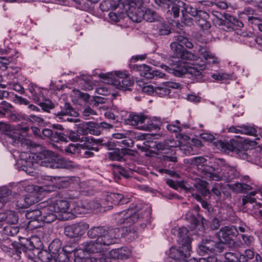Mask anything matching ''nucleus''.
<instances>
[{
  "mask_svg": "<svg viewBox=\"0 0 262 262\" xmlns=\"http://www.w3.org/2000/svg\"><path fill=\"white\" fill-rule=\"evenodd\" d=\"M184 46L188 48L193 47L192 43L187 38L177 36L174 41L171 43L170 47L176 57H173L169 63L170 67L162 65L163 69L172 73L177 76H182L187 73L201 80L203 77L202 71L213 66H217L221 59L214 53L206 48L200 47L198 54L184 50Z\"/></svg>",
  "mask_w": 262,
  "mask_h": 262,
  "instance_id": "f257e3e1",
  "label": "nucleus"
},
{
  "mask_svg": "<svg viewBox=\"0 0 262 262\" xmlns=\"http://www.w3.org/2000/svg\"><path fill=\"white\" fill-rule=\"evenodd\" d=\"M184 46L188 48L193 47L192 43L187 38L177 36L174 41L171 43L170 47L176 57H173L169 63L170 67L162 65L163 69L172 73L177 76H182L187 73L201 80L203 77L202 71L213 66H217L221 59L214 53L206 48L200 47L198 54L184 50Z\"/></svg>",
  "mask_w": 262,
  "mask_h": 262,
  "instance_id": "f03ea898",
  "label": "nucleus"
},
{
  "mask_svg": "<svg viewBox=\"0 0 262 262\" xmlns=\"http://www.w3.org/2000/svg\"><path fill=\"white\" fill-rule=\"evenodd\" d=\"M151 209L146 206L144 211L142 210L128 209L118 212L115 215V219L120 225L124 226L121 228H114L106 230L103 227H93L88 232V235L91 238H97L93 241H90L82 244L87 252H98L107 250V247L116 243V239L122 236L133 234V238L137 236L135 233L132 232L130 229L128 232L127 227L137 222L143 218L148 219L150 215Z\"/></svg>",
  "mask_w": 262,
  "mask_h": 262,
  "instance_id": "7ed1b4c3",
  "label": "nucleus"
},
{
  "mask_svg": "<svg viewBox=\"0 0 262 262\" xmlns=\"http://www.w3.org/2000/svg\"><path fill=\"white\" fill-rule=\"evenodd\" d=\"M12 155L16 161L17 168L29 174L33 172V169L37 167V165L51 168L70 169L77 167L74 162L61 158L49 150H44L36 155L14 150Z\"/></svg>",
  "mask_w": 262,
  "mask_h": 262,
  "instance_id": "20e7f679",
  "label": "nucleus"
},
{
  "mask_svg": "<svg viewBox=\"0 0 262 262\" xmlns=\"http://www.w3.org/2000/svg\"><path fill=\"white\" fill-rule=\"evenodd\" d=\"M171 233L177 236V242L181 247H172L169 249V256L171 258L169 262H197L194 258L187 259L191 252V242L188 229L184 227H174L172 229Z\"/></svg>",
  "mask_w": 262,
  "mask_h": 262,
  "instance_id": "39448f33",
  "label": "nucleus"
},
{
  "mask_svg": "<svg viewBox=\"0 0 262 262\" xmlns=\"http://www.w3.org/2000/svg\"><path fill=\"white\" fill-rule=\"evenodd\" d=\"M155 1L157 5L163 7L167 6V8H169L170 6H171L170 13H172L174 18L179 16L180 8H184L185 12L194 18H191L188 15L183 14L182 21L187 26L193 24V20L195 17H198L199 13L201 11L200 10H198L196 8L192 5L186 6V4L181 0H155ZM182 12L183 13V10H182Z\"/></svg>",
  "mask_w": 262,
  "mask_h": 262,
  "instance_id": "423d86ee",
  "label": "nucleus"
},
{
  "mask_svg": "<svg viewBox=\"0 0 262 262\" xmlns=\"http://www.w3.org/2000/svg\"><path fill=\"white\" fill-rule=\"evenodd\" d=\"M148 0H134L128 1L125 5H122L125 11L128 12V17L133 21L139 23L143 19L147 21H154L156 14L149 9L142 6L143 2Z\"/></svg>",
  "mask_w": 262,
  "mask_h": 262,
  "instance_id": "0eeeda50",
  "label": "nucleus"
},
{
  "mask_svg": "<svg viewBox=\"0 0 262 262\" xmlns=\"http://www.w3.org/2000/svg\"><path fill=\"white\" fill-rule=\"evenodd\" d=\"M177 138L179 141L169 140L164 142H161L156 144V147L158 151L163 154L172 153L173 151L180 152L186 156L191 154L192 148L191 146L186 145L185 142H187L190 140V138L185 135L179 134Z\"/></svg>",
  "mask_w": 262,
  "mask_h": 262,
  "instance_id": "6e6552de",
  "label": "nucleus"
},
{
  "mask_svg": "<svg viewBox=\"0 0 262 262\" xmlns=\"http://www.w3.org/2000/svg\"><path fill=\"white\" fill-rule=\"evenodd\" d=\"M128 199L124 198L120 193H111L105 198L96 199L86 204L88 210H96V211H105L113 207V205H120L127 203Z\"/></svg>",
  "mask_w": 262,
  "mask_h": 262,
  "instance_id": "1a4fd4ad",
  "label": "nucleus"
},
{
  "mask_svg": "<svg viewBox=\"0 0 262 262\" xmlns=\"http://www.w3.org/2000/svg\"><path fill=\"white\" fill-rule=\"evenodd\" d=\"M98 77L103 82L113 85L117 89L123 91L127 90L133 84L128 74L121 71L101 73L98 74Z\"/></svg>",
  "mask_w": 262,
  "mask_h": 262,
  "instance_id": "9d476101",
  "label": "nucleus"
},
{
  "mask_svg": "<svg viewBox=\"0 0 262 262\" xmlns=\"http://www.w3.org/2000/svg\"><path fill=\"white\" fill-rule=\"evenodd\" d=\"M0 130L4 133V138L6 142L14 146L23 145L25 142V136L29 130L27 126H18L17 129H11V126L5 123L0 122Z\"/></svg>",
  "mask_w": 262,
  "mask_h": 262,
  "instance_id": "9b49d317",
  "label": "nucleus"
},
{
  "mask_svg": "<svg viewBox=\"0 0 262 262\" xmlns=\"http://www.w3.org/2000/svg\"><path fill=\"white\" fill-rule=\"evenodd\" d=\"M214 166L216 167V170L212 176V180L228 182L238 176L235 168L227 164L222 159H214Z\"/></svg>",
  "mask_w": 262,
  "mask_h": 262,
  "instance_id": "f8f14e48",
  "label": "nucleus"
},
{
  "mask_svg": "<svg viewBox=\"0 0 262 262\" xmlns=\"http://www.w3.org/2000/svg\"><path fill=\"white\" fill-rule=\"evenodd\" d=\"M49 203L56 212L66 213L70 211L72 213L78 214L83 213L86 208V204L80 205L73 202L70 203L69 201L60 199L54 198L49 201Z\"/></svg>",
  "mask_w": 262,
  "mask_h": 262,
  "instance_id": "ddd939ff",
  "label": "nucleus"
},
{
  "mask_svg": "<svg viewBox=\"0 0 262 262\" xmlns=\"http://www.w3.org/2000/svg\"><path fill=\"white\" fill-rule=\"evenodd\" d=\"M229 186L235 192H247L248 194L243 198L244 205L248 203L252 204L256 200L262 201V189L258 188H254L252 186L245 183H235L231 184Z\"/></svg>",
  "mask_w": 262,
  "mask_h": 262,
  "instance_id": "4468645a",
  "label": "nucleus"
},
{
  "mask_svg": "<svg viewBox=\"0 0 262 262\" xmlns=\"http://www.w3.org/2000/svg\"><path fill=\"white\" fill-rule=\"evenodd\" d=\"M238 143L233 140H230V142L217 141L213 143V145L217 149L225 152H228L233 151L236 152L237 156L243 160H247L250 162H254L252 159L249 156L247 152L245 150H240L237 148Z\"/></svg>",
  "mask_w": 262,
  "mask_h": 262,
  "instance_id": "2eb2a0df",
  "label": "nucleus"
},
{
  "mask_svg": "<svg viewBox=\"0 0 262 262\" xmlns=\"http://www.w3.org/2000/svg\"><path fill=\"white\" fill-rule=\"evenodd\" d=\"M189 162L192 166H194L197 169L206 177L212 180V176H213L216 167L214 166V161L211 166L207 163V160L203 157H195L189 160Z\"/></svg>",
  "mask_w": 262,
  "mask_h": 262,
  "instance_id": "dca6fc26",
  "label": "nucleus"
},
{
  "mask_svg": "<svg viewBox=\"0 0 262 262\" xmlns=\"http://www.w3.org/2000/svg\"><path fill=\"white\" fill-rule=\"evenodd\" d=\"M224 248V244L220 241H214L210 239H203L198 247V252L201 254L209 252H221Z\"/></svg>",
  "mask_w": 262,
  "mask_h": 262,
  "instance_id": "f3484780",
  "label": "nucleus"
},
{
  "mask_svg": "<svg viewBox=\"0 0 262 262\" xmlns=\"http://www.w3.org/2000/svg\"><path fill=\"white\" fill-rule=\"evenodd\" d=\"M19 185L24 188L25 191H30L31 192V193L29 194L24 198V203H21V202H18L17 205V207L18 208H26L37 202L36 193H32V190H36L33 185L29 184L28 182L27 181L21 182Z\"/></svg>",
  "mask_w": 262,
  "mask_h": 262,
  "instance_id": "a211bd4d",
  "label": "nucleus"
},
{
  "mask_svg": "<svg viewBox=\"0 0 262 262\" xmlns=\"http://www.w3.org/2000/svg\"><path fill=\"white\" fill-rule=\"evenodd\" d=\"M89 225L84 222H80L65 228V234L71 238L78 237L83 235L87 231Z\"/></svg>",
  "mask_w": 262,
  "mask_h": 262,
  "instance_id": "6ab92c4d",
  "label": "nucleus"
},
{
  "mask_svg": "<svg viewBox=\"0 0 262 262\" xmlns=\"http://www.w3.org/2000/svg\"><path fill=\"white\" fill-rule=\"evenodd\" d=\"M45 203L39 205L41 208V221L47 223H50L54 222L57 218L56 211H54L49 201L47 205H43Z\"/></svg>",
  "mask_w": 262,
  "mask_h": 262,
  "instance_id": "aec40b11",
  "label": "nucleus"
},
{
  "mask_svg": "<svg viewBox=\"0 0 262 262\" xmlns=\"http://www.w3.org/2000/svg\"><path fill=\"white\" fill-rule=\"evenodd\" d=\"M238 230L234 226H225L221 229L218 232V240L220 242H223L224 245L225 243L228 242L231 238L237 236Z\"/></svg>",
  "mask_w": 262,
  "mask_h": 262,
  "instance_id": "412c9836",
  "label": "nucleus"
},
{
  "mask_svg": "<svg viewBox=\"0 0 262 262\" xmlns=\"http://www.w3.org/2000/svg\"><path fill=\"white\" fill-rule=\"evenodd\" d=\"M108 256L113 259H124L132 256V251L127 247H122L120 249H115L107 252Z\"/></svg>",
  "mask_w": 262,
  "mask_h": 262,
  "instance_id": "4be33fe9",
  "label": "nucleus"
},
{
  "mask_svg": "<svg viewBox=\"0 0 262 262\" xmlns=\"http://www.w3.org/2000/svg\"><path fill=\"white\" fill-rule=\"evenodd\" d=\"M77 132L81 134H90L98 136L101 134L99 125L98 124H80L78 126Z\"/></svg>",
  "mask_w": 262,
  "mask_h": 262,
  "instance_id": "5701e85b",
  "label": "nucleus"
},
{
  "mask_svg": "<svg viewBox=\"0 0 262 262\" xmlns=\"http://www.w3.org/2000/svg\"><path fill=\"white\" fill-rule=\"evenodd\" d=\"M126 123L136 126L137 128L142 129L140 126L144 125V122H148L147 117L143 115H138L134 113L129 114L128 118L126 120Z\"/></svg>",
  "mask_w": 262,
  "mask_h": 262,
  "instance_id": "b1692460",
  "label": "nucleus"
},
{
  "mask_svg": "<svg viewBox=\"0 0 262 262\" xmlns=\"http://www.w3.org/2000/svg\"><path fill=\"white\" fill-rule=\"evenodd\" d=\"M86 140V142L83 144H80V147L81 150L82 151V153L80 154L83 156L85 158H89L93 155L92 151H98L97 148L93 147L94 143H95V140L93 138L89 139V138H85Z\"/></svg>",
  "mask_w": 262,
  "mask_h": 262,
  "instance_id": "393cba45",
  "label": "nucleus"
},
{
  "mask_svg": "<svg viewBox=\"0 0 262 262\" xmlns=\"http://www.w3.org/2000/svg\"><path fill=\"white\" fill-rule=\"evenodd\" d=\"M64 106L66 110H62L60 112H58L57 114V117H58L59 119L62 121H65L67 120L70 122H76L77 119L69 118L68 116L77 117L78 116V113L71 107L69 104L66 103Z\"/></svg>",
  "mask_w": 262,
  "mask_h": 262,
  "instance_id": "a878e982",
  "label": "nucleus"
},
{
  "mask_svg": "<svg viewBox=\"0 0 262 262\" xmlns=\"http://www.w3.org/2000/svg\"><path fill=\"white\" fill-rule=\"evenodd\" d=\"M91 253H95L97 255L95 256H86V262H110L106 250H102L101 252Z\"/></svg>",
  "mask_w": 262,
  "mask_h": 262,
  "instance_id": "bb28decb",
  "label": "nucleus"
},
{
  "mask_svg": "<svg viewBox=\"0 0 262 262\" xmlns=\"http://www.w3.org/2000/svg\"><path fill=\"white\" fill-rule=\"evenodd\" d=\"M208 18L209 15L207 13L204 11H200L198 17H195L193 20L201 28L207 30L210 27V23L207 20Z\"/></svg>",
  "mask_w": 262,
  "mask_h": 262,
  "instance_id": "cd10ccee",
  "label": "nucleus"
},
{
  "mask_svg": "<svg viewBox=\"0 0 262 262\" xmlns=\"http://www.w3.org/2000/svg\"><path fill=\"white\" fill-rule=\"evenodd\" d=\"M147 119L149 120L148 122H144V125L140 126L142 128V130L151 131L159 128L161 123L160 119L157 117H154L152 119L147 117Z\"/></svg>",
  "mask_w": 262,
  "mask_h": 262,
  "instance_id": "c85d7f7f",
  "label": "nucleus"
},
{
  "mask_svg": "<svg viewBox=\"0 0 262 262\" xmlns=\"http://www.w3.org/2000/svg\"><path fill=\"white\" fill-rule=\"evenodd\" d=\"M128 1L126 2L125 4H123L122 5H125ZM121 11L118 10L116 12H110L108 13V17L113 22H118L120 21V19L124 16L126 14L128 16V12L125 11L124 7L122 6V7H119Z\"/></svg>",
  "mask_w": 262,
  "mask_h": 262,
  "instance_id": "c756f323",
  "label": "nucleus"
},
{
  "mask_svg": "<svg viewBox=\"0 0 262 262\" xmlns=\"http://www.w3.org/2000/svg\"><path fill=\"white\" fill-rule=\"evenodd\" d=\"M11 193V191L6 186L0 187V209L9 201Z\"/></svg>",
  "mask_w": 262,
  "mask_h": 262,
  "instance_id": "7c9ffc66",
  "label": "nucleus"
},
{
  "mask_svg": "<svg viewBox=\"0 0 262 262\" xmlns=\"http://www.w3.org/2000/svg\"><path fill=\"white\" fill-rule=\"evenodd\" d=\"M194 186L202 195L206 196L209 193L208 189H207L208 183L206 181L200 179H196L194 180Z\"/></svg>",
  "mask_w": 262,
  "mask_h": 262,
  "instance_id": "2f4dec72",
  "label": "nucleus"
},
{
  "mask_svg": "<svg viewBox=\"0 0 262 262\" xmlns=\"http://www.w3.org/2000/svg\"><path fill=\"white\" fill-rule=\"evenodd\" d=\"M139 71L140 75L145 79H150L154 78V74L152 71L153 70L146 65H140L139 67Z\"/></svg>",
  "mask_w": 262,
  "mask_h": 262,
  "instance_id": "473e14b6",
  "label": "nucleus"
},
{
  "mask_svg": "<svg viewBox=\"0 0 262 262\" xmlns=\"http://www.w3.org/2000/svg\"><path fill=\"white\" fill-rule=\"evenodd\" d=\"M26 217L29 220H35L41 221V208L40 209L28 210Z\"/></svg>",
  "mask_w": 262,
  "mask_h": 262,
  "instance_id": "72a5a7b5",
  "label": "nucleus"
},
{
  "mask_svg": "<svg viewBox=\"0 0 262 262\" xmlns=\"http://www.w3.org/2000/svg\"><path fill=\"white\" fill-rule=\"evenodd\" d=\"M75 81L77 85L84 90L89 91L93 89L92 85L86 81L84 76L76 77Z\"/></svg>",
  "mask_w": 262,
  "mask_h": 262,
  "instance_id": "f704fd0d",
  "label": "nucleus"
},
{
  "mask_svg": "<svg viewBox=\"0 0 262 262\" xmlns=\"http://www.w3.org/2000/svg\"><path fill=\"white\" fill-rule=\"evenodd\" d=\"M45 181V185L40 186V189H42L43 191H51L53 190V185L52 184L54 182V180H55V178H53L51 176H45L43 177L42 178Z\"/></svg>",
  "mask_w": 262,
  "mask_h": 262,
  "instance_id": "c9c22d12",
  "label": "nucleus"
},
{
  "mask_svg": "<svg viewBox=\"0 0 262 262\" xmlns=\"http://www.w3.org/2000/svg\"><path fill=\"white\" fill-rule=\"evenodd\" d=\"M82 246H83L82 245ZM85 252H87L82 247L74 251V262H86Z\"/></svg>",
  "mask_w": 262,
  "mask_h": 262,
  "instance_id": "e433bc0d",
  "label": "nucleus"
},
{
  "mask_svg": "<svg viewBox=\"0 0 262 262\" xmlns=\"http://www.w3.org/2000/svg\"><path fill=\"white\" fill-rule=\"evenodd\" d=\"M155 94L159 97H164L168 96L170 93V90L165 86L164 82L162 85L155 88Z\"/></svg>",
  "mask_w": 262,
  "mask_h": 262,
  "instance_id": "4c0bfd02",
  "label": "nucleus"
},
{
  "mask_svg": "<svg viewBox=\"0 0 262 262\" xmlns=\"http://www.w3.org/2000/svg\"><path fill=\"white\" fill-rule=\"evenodd\" d=\"M4 220L5 222L7 223L14 224L18 221V216L14 211H9L5 213V217Z\"/></svg>",
  "mask_w": 262,
  "mask_h": 262,
  "instance_id": "58836bf2",
  "label": "nucleus"
},
{
  "mask_svg": "<svg viewBox=\"0 0 262 262\" xmlns=\"http://www.w3.org/2000/svg\"><path fill=\"white\" fill-rule=\"evenodd\" d=\"M15 77L12 78V80H10L8 82L9 85V88L20 94H23L25 92L24 89L21 86V85L17 83L15 80Z\"/></svg>",
  "mask_w": 262,
  "mask_h": 262,
  "instance_id": "ea45409f",
  "label": "nucleus"
},
{
  "mask_svg": "<svg viewBox=\"0 0 262 262\" xmlns=\"http://www.w3.org/2000/svg\"><path fill=\"white\" fill-rule=\"evenodd\" d=\"M18 232V228L14 226H6L3 230V234L10 236H14L16 235Z\"/></svg>",
  "mask_w": 262,
  "mask_h": 262,
  "instance_id": "a19ab883",
  "label": "nucleus"
},
{
  "mask_svg": "<svg viewBox=\"0 0 262 262\" xmlns=\"http://www.w3.org/2000/svg\"><path fill=\"white\" fill-rule=\"evenodd\" d=\"M237 252H229L225 254L227 262H239V255Z\"/></svg>",
  "mask_w": 262,
  "mask_h": 262,
  "instance_id": "79ce46f5",
  "label": "nucleus"
},
{
  "mask_svg": "<svg viewBox=\"0 0 262 262\" xmlns=\"http://www.w3.org/2000/svg\"><path fill=\"white\" fill-rule=\"evenodd\" d=\"M80 144H71L65 148V151L70 154H82V151L80 149Z\"/></svg>",
  "mask_w": 262,
  "mask_h": 262,
  "instance_id": "37998d69",
  "label": "nucleus"
},
{
  "mask_svg": "<svg viewBox=\"0 0 262 262\" xmlns=\"http://www.w3.org/2000/svg\"><path fill=\"white\" fill-rule=\"evenodd\" d=\"M254 256V252L251 249L246 250L244 254H240L239 262H247L249 259H252Z\"/></svg>",
  "mask_w": 262,
  "mask_h": 262,
  "instance_id": "c03bdc74",
  "label": "nucleus"
},
{
  "mask_svg": "<svg viewBox=\"0 0 262 262\" xmlns=\"http://www.w3.org/2000/svg\"><path fill=\"white\" fill-rule=\"evenodd\" d=\"M211 77L215 81H223L229 79L231 75L226 73L218 72L211 75Z\"/></svg>",
  "mask_w": 262,
  "mask_h": 262,
  "instance_id": "a18cd8bd",
  "label": "nucleus"
},
{
  "mask_svg": "<svg viewBox=\"0 0 262 262\" xmlns=\"http://www.w3.org/2000/svg\"><path fill=\"white\" fill-rule=\"evenodd\" d=\"M11 105L10 103L3 101L0 104V117L4 116L6 113H9Z\"/></svg>",
  "mask_w": 262,
  "mask_h": 262,
  "instance_id": "49530a36",
  "label": "nucleus"
},
{
  "mask_svg": "<svg viewBox=\"0 0 262 262\" xmlns=\"http://www.w3.org/2000/svg\"><path fill=\"white\" fill-rule=\"evenodd\" d=\"M61 248V243L58 239L53 241L49 245V248L50 252L55 254L57 253Z\"/></svg>",
  "mask_w": 262,
  "mask_h": 262,
  "instance_id": "de8ad7c7",
  "label": "nucleus"
},
{
  "mask_svg": "<svg viewBox=\"0 0 262 262\" xmlns=\"http://www.w3.org/2000/svg\"><path fill=\"white\" fill-rule=\"evenodd\" d=\"M166 128L171 132L178 133L182 130V126H180V122L179 120H177L174 123H172L167 125Z\"/></svg>",
  "mask_w": 262,
  "mask_h": 262,
  "instance_id": "09e8293b",
  "label": "nucleus"
},
{
  "mask_svg": "<svg viewBox=\"0 0 262 262\" xmlns=\"http://www.w3.org/2000/svg\"><path fill=\"white\" fill-rule=\"evenodd\" d=\"M241 133L247 135L255 136L257 133V130L253 127L243 125L241 126Z\"/></svg>",
  "mask_w": 262,
  "mask_h": 262,
  "instance_id": "8fccbe9b",
  "label": "nucleus"
},
{
  "mask_svg": "<svg viewBox=\"0 0 262 262\" xmlns=\"http://www.w3.org/2000/svg\"><path fill=\"white\" fill-rule=\"evenodd\" d=\"M158 29L159 33L161 35H168L170 32L169 26L165 24H159Z\"/></svg>",
  "mask_w": 262,
  "mask_h": 262,
  "instance_id": "3c124183",
  "label": "nucleus"
},
{
  "mask_svg": "<svg viewBox=\"0 0 262 262\" xmlns=\"http://www.w3.org/2000/svg\"><path fill=\"white\" fill-rule=\"evenodd\" d=\"M36 102L38 103L42 110L46 111H48L49 110L54 107V104L49 100L46 99L43 102H41L40 100Z\"/></svg>",
  "mask_w": 262,
  "mask_h": 262,
  "instance_id": "603ef678",
  "label": "nucleus"
},
{
  "mask_svg": "<svg viewBox=\"0 0 262 262\" xmlns=\"http://www.w3.org/2000/svg\"><path fill=\"white\" fill-rule=\"evenodd\" d=\"M29 90L33 96L34 100L35 101H39V97L38 93L40 92L39 88H38L36 85H31L29 86Z\"/></svg>",
  "mask_w": 262,
  "mask_h": 262,
  "instance_id": "864d4df0",
  "label": "nucleus"
},
{
  "mask_svg": "<svg viewBox=\"0 0 262 262\" xmlns=\"http://www.w3.org/2000/svg\"><path fill=\"white\" fill-rule=\"evenodd\" d=\"M52 140L54 142H68L67 136L64 134L57 132H54V136L52 138Z\"/></svg>",
  "mask_w": 262,
  "mask_h": 262,
  "instance_id": "5fc2aeb1",
  "label": "nucleus"
},
{
  "mask_svg": "<svg viewBox=\"0 0 262 262\" xmlns=\"http://www.w3.org/2000/svg\"><path fill=\"white\" fill-rule=\"evenodd\" d=\"M215 16L216 18L213 19V23L215 25L219 26L225 25L226 21L223 18V17L225 18V19L227 18V17L225 15L223 16L221 14L217 13L215 15Z\"/></svg>",
  "mask_w": 262,
  "mask_h": 262,
  "instance_id": "6e6d98bb",
  "label": "nucleus"
},
{
  "mask_svg": "<svg viewBox=\"0 0 262 262\" xmlns=\"http://www.w3.org/2000/svg\"><path fill=\"white\" fill-rule=\"evenodd\" d=\"M97 94L102 95H108L111 94V91L109 88L105 86H100L96 89Z\"/></svg>",
  "mask_w": 262,
  "mask_h": 262,
  "instance_id": "4d7b16f0",
  "label": "nucleus"
},
{
  "mask_svg": "<svg viewBox=\"0 0 262 262\" xmlns=\"http://www.w3.org/2000/svg\"><path fill=\"white\" fill-rule=\"evenodd\" d=\"M241 236L244 243L247 246H251L254 243V239L252 236L246 234H242Z\"/></svg>",
  "mask_w": 262,
  "mask_h": 262,
  "instance_id": "13d9d810",
  "label": "nucleus"
},
{
  "mask_svg": "<svg viewBox=\"0 0 262 262\" xmlns=\"http://www.w3.org/2000/svg\"><path fill=\"white\" fill-rule=\"evenodd\" d=\"M40 221L29 220L28 223L27 228L29 229L33 230L41 226Z\"/></svg>",
  "mask_w": 262,
  "mask_h": 262,
  "instance_id": "bf43d9fd",
  "label": "nucleus"
},
{
  "mask_svg": "<svg viewBox=\"0 0 262 262\" xmlns=\"http://www.w3.org/2000/svg\"><path fill=\"white\" fill-rule=\"evenodd\" d=\"M185 219L192 224L195 225L198 222L195 215L192 214L191 211L187 212L185 215Z\"/></svg>",
  "mask_w": 262,
  "mask_h": 262,
  "instance_id": "052dcab7",
  "label": "nucleus"
},
{
  "mask_svg": "<svg viewBox=\"0 0 262 262\" xmlns=\"http://www.w3.org/2000/svg\"><path fill=\"white\" fill-rule=\"evenodd\" d=\"M82 114L83 116L88 118V119L89 117H91L93 115H95L97 114L96 112L92 110L91 107H85L82 112Z\"/></svg>",
  "mask_w": 262,
  "mask_h": 262,
  "instance_id": "680f3d73",
  "label": "nucleus"
},
{
  "mask_svg": "<svg viewBox=\"0 0 262 262\" xmlns=\"http://www.w3.org/2000/svg\"><path fill=\"white\" fill-rule=\"evenodd\" d=\"M65 181L67 182L70 186H74L79 184V179L78 177H72L66 178Z\"/></svg>",
  "mask_w": 262,
  "mask_h": 262,
  "instance_id": "e2e57ef3",
  "label": "nucleus"
},
{
  "mask_svg": "<svg viewBox=\"0 0 262 262\" xmlns=\"http://www.w3.org/2000/svg\"><path fill=\"white\" fill-rule=\"evenodd\" d=\"M155 88L152 85H145L142 88V91L148 95L155 93Z\"/></svg>",
  "mask_w": 262,
  "mask_h": 262,
  "instance_id": "0e129e2a",
  "label": "nucleus"
},
{
  "mask_svg": "<svg viewBox=\"0 0 262 262\" xmlns=\"http://www.w3.org/2000/svg\"><path fill=\"white\" fill-rule=\"evenodd\" d=\"M14 101L15 103L19 104L28 105L29 104V101L26 99L18 96H15Z\"/></svg>",
  "mask_w": 262,
  "mask_h": 262,
  "instance_id": "69168bd1",
  "label": "nucleus"
},
{
  "mask_svg": "<svg viewBox=\"0 0 262 262\" xmlns=\"http://www.w3.org/2000/svg\"><path fill=\"white\" fill-rule=\"evenodd\" d=\"M68 137L70 140L74 142L77 141L80 139L79 135L73 131H70L69 132Z\"/></svg>",
  "mask_w": 262,
  "mask_h": 262,
  "instance_id": "338daca9",
  "label": "nucleus"
},
{
  "mask_svg": "<svg viewBox=\"0 0 262 262\" xmlns=\"http://www.w3.org/2000/svg\"><path fill=\"white\" fill-rule=\"evenodd\" d=\"M57 260L58 262H69V258L66 253L60 252L57 257Z\"/></svg>",
  "mask_w": 262,
  "mask_h": 262,
  "instance_id": "774afa93",
  "label": "nucleus"
}]
</instances>
